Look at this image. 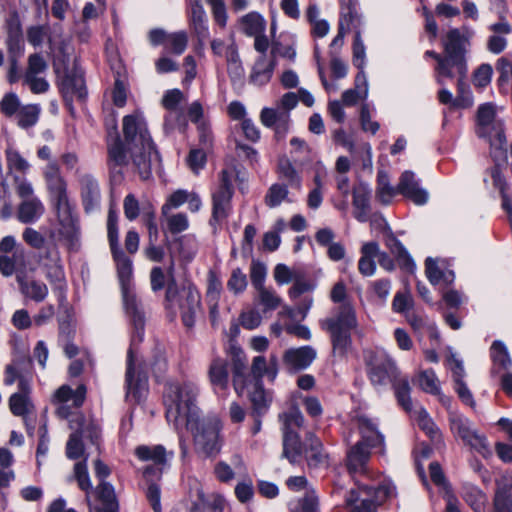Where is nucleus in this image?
<instances>
[{
	"label": "nucleus",
	"mask_w": 512,
	"mask_h": 512,
	"mask_svg": "<svg viewBox=\"0 0 512 512\" xmlns=\"http://www.w3.org/2000/svg\"><path fill=\"white\" fill-rule=\"evenodd\" d=\"M116 264L117 275L121 287L125 314L132 326L131 343L127 353L125 374L126 397L140 402L148 391V381L142 370L136 366L134 346L143 340L145 316L132 289L133 263L123 250L112 252Z\"/></svg>",
	"instance_id": "f257e3e1"
},
{
	"label": "nucleus",
	"mask_w": 512,
	"mask_h": 512,
	"mask_svg": "<svg viewBox=\"0 0 512 512\" xmlns=\"http://www.w3.org/2000/svg\"><path fill=\"white\" fill-rule=\"evenodd\" d=\"M282 423V456L291 464L299 463L304 457L309 468H319L328 464V454L320 439L304 429V416L295 407L279 415Z\"/></svg>",
	"instance_id": "f03ea898"
},
{
	"label": "nucleus",
	"mask_w": 512,
	"mask_h": 512,
	"mask_svg": "<svg viewBox=\"0 0 512 512\" xmlns=\"http://www.w3.org/2000/svg\"><path fill=\"white\" fill-rule=\"evenodd\" d=\"M122 130L125 147L137 173L142 180H148L152 175V164L159 160V155L144 117L140 113L126 115L123 118Z\"/></svg>",
	"instance_id": "7ed1b4c3"
},
{
	"label": "nucleus",
	"mask_w": 512,
	"mask_h": 512,
	"mask_svg": "<svg viewBox=\"0 0 512 512\" xmlns=\"http://www.w3.org/2000/svg\"><path fill=\"white\" fill-rule=\"evenodd\" d=\"M198 387L192 382L168 383L164 392L166 418L176 429L186 427L193 430L198 416L196 399Z\"/></svg>",
	"instance_id": "20e7f679"
},
{
	"label": "nucleus",
	"mask_w": 512,
	"mask_h": 512,
	"mask_svg": "<svg viewBox=\"0 0 512 512\" xmlns=\"http://www.w3.org/2000/svg\"><path fill=\"white\" fill-rule=\"evenodd\" d=\"M321 328L330 335L332 354L344 359L352 350V332L358 328V320L354 307L343 303L335 314L321 321Z\"/></svg>",
	"instance_id": "39448f33"
},
{
	"label": "nucleus",
	"mask_w": 512,
	"mask_h": 512,
	"mask_svg": "<svg viewBox=\"0 0 512 512\" xmlns=\"http://www.w3.org/2000/svg\"><path fill=\"white\" fill-rule=\"evenodd\" d=\"M167 307L178 306L183 324L191 328L195 324L198 314L201 312V296L193 284L179 288L173 276L167 282L165 293Z\"/></svg>",
	"instance_id": "423d86ee"
},
{
	"label": "nucleus",
	"mask_w": 512,
	"mask_h": 512,
	"mask_svg": "<svg viewBox=\"0 0 512 512\" xmlns=\"http://www.w3.org/2000/svg\"><path fill=\"white\" fill-rule=\"evenodd\" d=\"M357 488L351 489L346 498V506L350 507V512H377V505L387 498L394 497L395 486L389 482H384L378 487H373L355 481Z\"/></svg>",
	"instance_id": "0eeeda50"
},
{
	"label": "nucleus",
	"mask_w": 512,
	"mask_h": 512,
	"mask_svg": "<svg viewBox=\"0 0 512 512\" xmlns=\"http://www.w3.org/2000/svg\"><path fill=\"white\" fill-rule=\"evenodd\" d=\"M234 174V169H222L219 173V183L211 193L212 213L209 224L214 230L232 214Z\"/></svg>",
	"instance_id": "6e6552de"
},
{
	"label": "nucleus",
	"mask_w": 512,
	"mask_h": 512,
	"mask_svg": "<svg viewBox=\"0 0 512 512\" xmlns=\"http://www.w3.org/2000/svg\"><path fill=\"white\" fill-rule=\"evenodd\" d=\"M476 134L480 138L487 139L492 148L505 151L507 140L504 122L497 117L496 108L492 103H485L478 107Z\"/></svg>",
	"instance_id": "1a4fd4ad"
},
{
	"label": "nucleus",
	"mask_w": 512,
	"mask_h": 512,
	"mask_svg": "<svg viewBox=\"0 0 512 512\" xmlns=\"http://www.w3.org/2000/svg\"><path fill=\"white\" fill-rule=\"evenodd\" d=\"M221 427L217 421L195 419L193 442L195 452L205 458H216L222 449L223 439L220 435Z\"/></svg>",
	"instance_id": "9d476101"
},
{
	"label": "nucleus",
	"mask_w": 512,
	"mask_h": 512,
	"mask_svg": "<svg viewBox=\"0 0 512 512\" xmlns=\"http://www.w3.org/2000/svg\"><path fill=\"white\" fill-rule=\"evenodd\" d=\"M39 263L53 290L58 291L62 297L66 289V277L60 251L55 243L44 247V251L39 255Z\"/></svg>",
	"instance_id": "9b49d317"
},
{
	"label": "nucleus",
	"mask_w": 512,
	"mask_h": 512,
	"mask_svg": "<svg viewBox=\"0 0 512 512\" xmlns=\"http://www.w3.org/2000/svg\"><path fill=\"white\" fill-rule=\"evenodd\" d=\"M367 374L374 386L394 384L399 375L397 366L385 352H371L366 359Z\"/></svg>",
	"instance_id": "f8f14e48"
},
{
	"label": "nucleus",
	"mask_w": 512,
	"mask_h": 512,
	"mask_svg": "<svg viewBox=\"0 0 512 512\" xmlns=\"http://www.w3.org/2000/svg\"><path fill=\"white\" fill-rule=\"evenodd\" d=\"M87 388L80 384L76 389L64 384L52 395L51 402L56 407L55 414L60 419H68L73 410L79 409L85 402Z\"/></svg>",
	"instance_id": "ddd939ff"
},
{
	"label": "nucleus",
	"mask_w": 512,
	"mask_h": 512,
	"mask_svg": "<svg viewBox=\"0 0 512 512\" xmlns=\"http://www.w3.org/2000/svg\"><path fill=\"white\" fill-rule=\"evenodd\" d=\"M467 39L462 35L459 29L453 28L447 32L443 42L444 55L448 59V65L456 74L463 76L467 72L466 45Z\"/></svg>",
	"instance_id": "4468645a"
},
{
	"label": "nucleus",
	"mask_w": 512,
	"mask_h": 512,
	"mask_svg": "<svg viewBox=\"0 0 512 512\" xmlns=\"http://www.w3.org/2000/svg\"><path fill=\"white\" fill-rule=\"evenodd\" d=\"M48 64L44 57L39 53L29 55L27 67L22 76V83L29 87L33 94H43L49 90V83L45 79Z\"/></svg>",
	"instance_id": "2eb2a0df"
},
{
	"label": "nucleus",
	"mask_w": 512,
	"mask_h": 512,
	"mask_svg": "<svg viewBox=\"0 0 512 512\" xmlns=\"http://www.w3.org/2000/svg\"><path fill=\"white\" fill-rule=\"evenodd\" d=\"M74 423H77L78 428L69 436L66 444V456L72 460L79 459L84 454L83 436L89 437L92 443H96L100 433L98 427L94 424H89L86 428H82L84 423L82 415L70 421V428H75Z\"/></svg>",
	"instance_id": "dca6fc26"
},
{
	"label": "nucleus",
	"mask_w": 512,
	"mask_h": 512,
	"mask_svg": "<svg viewBox=\"0 0 512 512\" xmlns=\"http://www.w3.org/2000/svg\"><path fill=\"white\" fill-rule=\"evenodd\" d=\"M77 182L84 211L92 213L98 210L101 205V190L97 179L90 173L77 172Z\"/></svg>",
	"instance_id": "f3484780"
},
{
	"label": "nucleus",
	"mask_w": 512,
	"mask_h": 512,
	"mask_svg": "<svg viewBox=\"0 0 512 512\" xmlns=\"http://www.w3.org/2000/svg\"><path fill=\"white\" fill-rule=\"evenodd\" d=\"M451 429L465 443L477 450L482 455L489 453L485 437L477 434L472 428L470 421L460 415H454L450 419Z\"/></svg>",
	"instance_id": "a211bd4d"
},
{
	"label": "nucleus",
	"mask_w": 512,
	"mask_h": 512,
	"mask_svg": "<svg viewBox=\"0 0 512 512\" xmlns=\"http://www.w3.org/2000/svg\"><path fill=\"white\" fill-rule=\"evenodd\" d=\"M59 90L67 104H71L75 98L84 99L86 87L83 74L75 68L67 70L59 80Z\"/></svg>",
	"instance_id": "6ab92c4d"
},
{
	"label": "nucleus",
	"mask_w": 512,
	"mask_h": 512,
	"mask_svg": "<svg viewBox=\"0 0 512 512\" xmlns=\"http://www.w3.org/2000/svg\"><path fill=\"white\" fill-rule=\"evenodd\" d=\"M31 380L21 379L18 391L9 397V409L14 416H24L35 412V405L31 399Z\"/></svg>",
	"instance_id": "aec40b11"
},
{
	"label": "nucleus",
	"mask_w": 512,
	"mask_h": 512,
	"mask_svg": "<svg viewBox=\"0 0 512 512\" xmlns=\"http://www.w3.org/2000/svg\"><path fill=\"white\" fill-rule=\"evenodd\" d=\"M183 93L179 89H172L165 93L162 104L169 111L165 117V126L170 129L178 128L184 131L187 127V121L183 114L177 110V106L183 100Z\"/></svg>",
	"instance_id": "412c9836"
},
{
	"label": "nucleus",
	"mask_w": 512,
	"mask_h": 512,
	"mask_svg": "<svg viewBox=\"0 0 512 512\" xmlns=\"http://www.w3.org/2000/svg\"><path fill=\"white\" fill-rule=\"evenodd\" d=\"M317 352L312 346L290 348L283 353L282 361L289 372H298L309 367L316 359Z\"/></svg>",
	"instance_id": "4be33fe9"
},
{
	"label": "nucleus",
	"mask_w": 512,
	"mask_h": 512,
	"mask_svg": "<svg viewBox=\"0 0 512 512\" xmlns=\"http://www.w3.org/2000/svg\"><path fill=\"white\" fill-rule=\"evenodd\" d=\"M398 192L416 205H423L428 201V193L420 187L419 180L414 172L404 171L398 182Z\"/></svg>",
	"instance_id": "5701e85b"
},
{
	"label": "nucleus",
	"mask_w": 512,
	"mask_h": 512,
	"mask_svg": "<svg viewBox=\"0 0 512 512\" xmlns=\"http://www.w3.org/2000/svg\"><path fill=\"white\" fill-rule=\"evenodd\" d=\"M357 426L361 434L359 442H363V445L370 449L380 448L383 451L384 435L379 431L378 423L375 420L367 416H359Z\"/></svg>",
	"instance_id": "b1692460"
},
{
	"label": "nucleus",
	"mask_w": 512,
	"mask_h": 512,
	"mask_svg": "<svg viewBox=\"0 0 512 512\" xmlns=\"http://www.w3.org/2000/svg\"><path fill=\"white\" fill-rule=\"evenodd\" d=\"M51 198L60 225L66 229L68 233H73L76 230L77 219L73 213V207L70 204L68 192L63 191L62 193L54 194Z\"/></svg>",
	"instance_id": "393cba45"
},
{
	"label": "nucleus",
	"mask_w": 512,
	"mask_h": 512,
	"mask_svg": "<svg viewBox=\"0 0 512 512\" xmlns=\"http://www.w3.org/2000/svg\"><path fill=\"white\" fill-rule=\"evenodd\" d=\"M245 393L252 403L251 415L267 413L272 402V392L265 390L263 383H248Z\"/></svg>",
	"instance_id": "a878e982"
},
{
	"label": "nucleus",
	"mask_w": 512,
	"mask_h": 512,
	"mask_svg": "<svg viewBox=\"0 0 512 512\" xmlns=\"http://www.w3.org/2000/svg\"><path fill=\"white\" fill-rule=\"evenodd\" d=\"M370 459V448L363 445V442H357L347 453V468L349 472L359 475L368 473L367 463Z\"/></svg>",
	"instance_id": "bb28decb"
},
{
	"label": "nucleus",
	"mask_w": 512,
	"mask_h": 512,
	"mask_svg": "<svg viewBox=\"0 0 512 512\" xmlns=\"http://www.w3.org/2000/svg\"><path fill=\"white\" fill-rule=\"evenodd\" d=\"M16 281L24 297L37 303L46 299L48 295V287L45 283L35 279L28 280L23 271L17 272Z\"/></svg>",
	"instance_id": "cd10ccee"
},
{
	"label": "nucleus",
	"mask_w": 512,
	"mask_h": 512,
	"mask_svg": "<svg viewBox=\"0 0 512 512\" xmlns=\"http://www.w3.org/2000/svg\"><path fill=\"white\" fill-rule=\"evenodd\" d=\"M233 349V387L235 392L242 396L248 385V374L246 373V357L243 350L239 347Z\"/></svg>",
	"instance_id": "c85d7f7f"
},
{
	"label": "nucleus",
	"mask_w": 512,
	"mask_h": 512,
	"mask_svg": "<svg viewBox=\"0 0 512 512\" xmlns=\"http://www.w3.org/2000/svg\"><path fill=\"white\" fill-rule=\"evenodd\" d=\"M276 60L268 56H259L255 61L251 74L249 76L250 83L256 86L266 85L272 78Z\"/></svg>",
	"instance_id": "c756f323"
},
{
	"label": "nucleus",
	"mask_w": 512,
	"mask_h": 512,
	"mask_svg": "<svg viewBox=\"0 0 512 512\" xmlns=\"http://www.w3.org/2000/svg\"><path fill=\"white\" fill-rule=\"evenodd\" d=\"M385 244L390 252L395 256L399 267L407 272L413 273L416 268L413 259L390 229L387 232Z\"/></svg>",
	"instance_id": "7c9ffc66"
},
{
	"label": "nucleus",
	"mask_w": 512,
	"mask_h": 512,
	"mask_svg": "<svg viewBox=\"0 0 512 512\" xmlns=\"http://www.w3.org/2000/svg\"><path fill=\"white\" fill-rule=\"evenodd\" d=\"M190 3V25L200 41L209 36L206 12L201 0H189Z\"/></svg>",
	"instance_id": "2f4dec72"
},
{
	"label": "nucleus",
	"mask_w": 512,
	"mask_h": 512,
	"mask_svg": "<svg viewBox=\"0 0 512 512\" xmlns=\"http://www.w3.org/2000/svg\"><path fill=\"white\" fill-rule=\"evenodd\" d=\"M361 257L358 261V270L364 277L374 275L376 271L375 258L379 253V244L375 241L366 242L361 247Z\"/></svg>",
	"instance_id": "473e14b6"
},
{
	"label": "nucleus",
	"mask_w": 512,
	"mask_h": 512,
	"mask_svg": "<svg viewBox=\"0 0 512 512\" xmlns=\"http://www.w3.org/2000/svg\"><path fill=\"white\" fill-rule=\"evenodd\" d=\"M354 217L359 222H366L370 212V190L367 186L360 184L353 189Z\"/></svg>",
	"instance_id": "72a5a7b5"
},
{
	"label": "nucleus",
	"mask_w": 512,
	"mask_h": 512,
	"mask_svg": "<svg viewBox=\"0 0 512 512\" xmlns=\"http://www.w3.org/2000/svg\"><path fill=\"white\" fill-rule=\"evenodd\" d=\"M45 208L39 198L23 200L17 210V219L24 224L36 222L43 214Z\"/></svg>",
	"instance_id": "f704fd0d"
},
{
	"label": "nucleus",
	"mask_w": 512,
	"mask_h": 512,
	"mask_svg": "<svg viewBox=\"0 0 512 512\" xmlns=\"http://www.w3.org/2000/svg\"><path fill=\"white\" fill-rule=\"evenodd\" d=\"M135 454L141 461H151L159 466L166 465L168 458L173 457V452H167L162 445H141L135 449Z\"/></svg>",
	"instance_id": "c9c22d12"
},
{
	"label": "nucleus",
	"mask_w": 512,
	"mask_h": 512,
	"mask_svg": "<svg viewBox=\"0 0 512 512\" xmlns=\"http://www.w3.org/2000/svg\"><path fill=\"white\" fill-rule=\"evenodd\" d=\"M226 506L225 498L220 494H212L205 496L199 491L198 502H195L190 512H223Z\"/></svg>",
	"instance_id": "e433bc0d"
},
{
	"label": "nucleus",
	"mask_w": 512,
	"mask_h": 512,
	"mask_svg": "<svg viewBox=\"0 0 512 512\" xmlns=\"http://www.w3.org/2000/svg\"><path fill=\"white\" fill-rule=\"evenodd\" d=\"M96 494L101 501L102 507L97 512H118L119 505L114 487L106 481H101L96 487Z\"/></svg>",
	"instance_id": "4c0bfd02"
},
{
	"label": "nucleus",
	"mask_w": 512,
	"mask_h": 512,
	"mask_svg": "<svg viewBox=\"0 0 512 512\" xmlns=\"http://www.w3.org/2000/svg\"><path fill=\"white\" fill-rule=\"evenodd\" d=\"M343 27L359 30L361 26V14L358 8V0H341V20Z\"/></svg>",
	"instance_id": "58836bf2"
},
{
	"label": "nucleus",
	"mask_w": 512,
	"mask_h": 512,
	"mask_svg": "<svg viewBox=\"0 0 512 512\" xmlns=\"http://www.w3.org/2000/svg\"><path fill=\"white\" fill-rule=\"evenodd\" d=\"M208 375L214 387L227 388L229 378L227 361L222 358L213 359L209 366Z\"/></svg>",
	"instance_id": "ea45409f"
},
{
	"label": "nucleus",
	"mask_w": 512,
	"mask_h": 512,
	"mask_svg": "<svg viewBox=\"0 0 512 512\" xmlns=\"http://www.w3.org/2000/svg\"><path fill=\"white\" fill-rule=\"evenodd\" d=\"M399 194L398 185L393 187L390 184L389 175L384 170H379L377 173V187L376 197L384 205L391 203L393 197Z\"/></svg>",
	"instance_id": "a19ab883"
},
{
	"label": "nucleus",
	"mask_w": 512,
	"mask_h": 512,
	"mask_svg": "<svg viewBox=\"0 0 512 512\" xmlns=\"http://www.w3.org/2000/svg\"><path fill=\"white\" fill-rule=\"evenodd\" d=\"M424 55L425 57L433 58L437 62L434 68V77L437 84L444 86L445 79L454 78V71L449 67L448 59H446L445 55H441L433 50H427Z\"/></svg>",
	"instance_id": "79ce46f5"
},
{
	"label": "nucleus",
	"mask_w": 512,
	"mask_h": 512,
	"mask_svg": "<svg viewBox=\"0 0 512 512\" xmlns=\"http://www.w3.org/2000/svg\"><path fill=\"white\" fill-rule=\"evenodd\" d=\"M277 172L279 178L286 181L288 186L296 189L301 188L302 178L288 158H282L279 160Z\"/></svg>",
	"instance_id": "37998d69"
},
{
	"label": "nucleus",
	"mask_w": 512,
	"mask_h": 512,
	"mask_svg": "<svg viewBox=\"0 0 512 512\" xmlns=\"http://www.w3.org/2000/svg\"><path fill=\"white\" fill-rule=\"evenodd\" d=\"M108 164L113 170L128 164L124 144L118 135L112 143H108Z\"/></svg>",
	"instance_id": "c03bdc74"
},
{
	"label": "nucleus",
	"mask_w": 512,
	"mask_h": 512,
	"mask_svg": "<svg viewBox=\"0 0 512 512\" xmlns=\"http://www.w3.org/2000/svg\"><path fill=\"white\" fill-rule=\"evenodd\" d=\"M454 74V77L457 78L458 95L453 100V107L469 108L473 105V97L469 85L466 82L467 72H464L463 76L456 74V71H454Z\"/></svg>",
	"instance_id": "a18cd8bd"
},
{
	"label": "nucleus",
	"mask_w": 512,
	"mask_h": 512,
	"mask_svg": "<svg viewBox=\"0 0 512 512\" xmlns=\"http://www.w3.org/2000/svg\"><path fill=\"white\" fill-rule=\"evenodd\" d=\"M415 419L417 424L421 430H423L429 438L435 442H442V434L433 420L429 417L428 413L425 409L420 408L415 412Z\"/></svg>",
	"instance_id": "49530a36"
},
{
	"label": "nucleus",
	"mask_w": 512,
	"mask_h": 512,
	"mask_svg": "<svg viewBox=\"0 0 512 512\" xmlns=\"http://www.w3.org/2000/svg\"><path fill=\"white\" fill-rule=\"evenodd\" d=\"M289 190L288 185L284 183L272 184L264 197V203L269 208H275L280 206L283 202H291L288 199Z\"/></svg>",
	"instance_id": "de8ad7c7"
},
{
	"label": "nucleus",
	"mask_w": 512,
	"mask_h": 512,
	"mask_svg": "<svg viewBox=\"0 0 512 512\" xmlns=\"http://www.w3.org/2000/svg\"><path fill=\"white\" fill-rule=\"evenodd\" d=\"M242 31L248 36L260 34L265 30V20L257 12H250L239 20Z\"/></svg>",
	"instance_id": "09e8293b"
},
{
	"label": "nucleus",
	"mask_w": 512,
	"mask_h": 512,
	"mask_svg": "<svg viewBox=\"0 0 512 512\" xmlns=\"http://www.w3.org/2000/svg\"><path fill=\"white\" fill-rule=\"evenodd\" d=\"M211 49L214 55L225 56L228 64H238L240 62L238 49L233 41L226 45L221 39H213L211 41Z\"/></svg>",
	"instance_id": "8fccbe9b"
},
{
	"label": "nucleus",
	"mask_w": 512,
	"mask_h": 512,
	"mask_svg": "<svg viewBox=\"0 0 512 512\" xmlns=\"http://www.w3.org/2000/svg\"><path fill=\"white\" fill-rule=\"evenodd\" d=\"M6 46L9 54H23L24 44L22 29L18 21L9 25Z\"/></svg>",
	"instance_id": "3c124183"
},
{
	"label": "nucleus",
	"mask_w": 512,
	"mask_h": 512,
	"mask_svg": "<svg viewBox=\"0 0 512 512\" xmlns=\"http://www.w3.org/2000/svg\"><path fill=\"white\" fill-rule=\"evenodd\" d=\"M40 111V106L37 104L22 106L15 116L17 124L23 129L34 126L38 122Z\"/></svg>",
	"instance_id": "603ef678"
},
{
	"label": "nucleus",
	"mask_w": 512,
	"mask_h": 512,
	"mask_svg": "<svg viewBox=\"0 0 512 512\" xmlns=\"http://www.w3.org/2000/svg\"><path fill=\"white\" fill-rule=\"evenodd\" d=\"M259 304L263 306V312L277 309L282 302L281 297L272 287H262L256 290Z\"/></svg>",
	"instance_id": "864d4df0"
},
{
	"label": "nucleus",
	"mask_w": 512,
	"mask_h": 512,
	"mask_svg": "<svg viewBox=\"0 0 512 512\" xmlns=\"http://www.w3.org/2000/svg\"><path fill=\"white\" fill-rule=\"evenodd\" d=\"M107 237L111 253L122 250L119 244L118 214L110 208L107 216Z\"/></svg>",
	"instance_id": "5fc2aeb1"
},
{
	"label": "nucleus",
	"mask_w": 512,
	"mask_h": 512,
	"mask_svg": "<svg viewBox=\"0 0 512 512\" xmlns=\"http://www.w3.org/2000/svg\"><path fill=\"white\" fill-rule=\"evenodd\" d=\"M490 355L493 363L500 368L507 370L512 365V360L508 353L507 347L500 340H495L490 348Z\"/></svg>",
	"instance_id": "6e6d98bb"
},
{
	"label": "nucleus",
	"mask_w": 512,
	"mask_h": 512,
	"mask_svg": "<svg viewBox=\"0 0 512 512\" xmlns=\"http://www.w3.org/2000/svg\"><path fill=\"white\" fill-rule=\"evenodd\" d=\"M24 248H17L12 256L0 255V272L3 276L9 277L15 272L16 265L24 262Z\"/></svg>",
	"instance_id": "4d7b16f0"
},
{
	"label": "nucleus",
	"mask_w": 512,
	"mask_h": 512,
	"mask_svg": "<svg viewBox=\"0 0 512 512\" xmlns=\"http://www.w3.org/2000/svg\"><path fill=\"white\" fill-rule=\"evenodd\" d=\"M207 292L206 297L208 302L211 304V311L216 310L218 300L222 291V281L214 271H209L207 276Z\"/></svg>",
	"instance_id": "13d9d810"
},
{
	"label": "nucleus",
	"mask_w": 512,
	"mask_h": 512,
	"mask_svg": "<svg viewBox=\"0 0 512 512\" xmlns=\"http://www.w3.org/2000/svg\"><path fill=\"white\" fill-rule=\"evenodd\" d=\"M463 498L475 512L483 511L486 496L478 487L473 485L464 486Z\"/></svg>",
	"instance_id": "bf43d9fd"
},
{
	"label": "nucleus",
	"mask_w": 512,
	"mask_h": 512,
	"mask_svg": "<svg viewBox=\"0 0 512 512\" xmlns=\"http://www.w3.org/2000/svg\"><path fill=\"white\" fill-rule=\"evenodd\" d=\"M188 45V34L186 31H177L170 33L165 45V50L174 55L184 53Z\"/></svg>",
	"instance_id": "052dcab7"
},
{
	"label": "nucleus",
	"mask_w": 512,
	"mask_h": 512,
	"mask_svg": "<svg viewBox=\"0 0 512 512\" xmlns=\"http://www.w3.org/2000/svg\"><path fill=\"white\" fill-rule=\"evenodd\" d=\"M393 388L395 396L400 406L408 413L412 411V401L410 398V386L406 378L398 379L394 382Z\"/></svg>",
	"instance_id": "680f3d73"
},
{
	"label": "nucleus",
	"mask_w": 512,
	"mask_h": 512,
	"mask_svg": "<svg viewBox=\"0 0 512 512\" xmlns=\"http://www.w3.org/2000/svg\"><path fill=\"white\" fill-rule=\"evenodd\" d=\"M6 163L9 171H16L22 174H26L30 169L28 161L20 154L19 151L8 148L5 151Z\"/></svg>",
	"instance_id": "e2e57ef3"
},
{
	"label": "nucleus",
	"mask_w": 512,
	"mask_h": 512,
	"mask_svg": "<svg viewBox=\"0 0 512 512\" xmlns=\"http://www.w3.org/2000/svg\"><path fill=\"white\" fill-rule=\"evenodd\" d=\"M180 256L185 261H191L198 251V242L193 235H184L177 239Z\"/></svg>",
	"instance_id": "0e129e2a"
},
{
	"label": "nucleus",
	"mask_w": 512,
	"mask_h": 512,
	"mask_svg": "<svg viewBox=\"0 0 512 512\" xmlns=\"http://www.w3.org/2000/svg\"><path fill=\"white\" fill-rule=\"evenodd\" d=\"M494 506L496 512H512V486L498 488L494 498Z\"/></svg>",
	"instance_id": "69168bd1"
},
{
	"label": "nucleus",
	"mask_w": 512,
	"mask_h": 512,
	"mask_svg": "<svg viewBox=\"0 0 512 512\" xmlns=\"http://www.w3.org/2000/svg\"><path fill=\"white\" fill-rule=\"evenodd\" d=\"M290 145L292 146L291 154L295 163L302 165L305 162L311 160V149L305 140L298 137H293L290 140Z\"/></svg>",
	"instance_id": "338daca9"
},
{
	"label": "nucleus",
	"mask_w": 512,
	"mask_h": 512,
	"mask_svg": "<svg viewBox=\"0 0 512 512\" xmlns=\"http://www.w3.org/2000/svg\"><path fill=\"white\" fill-rule=\"evenodd\" d=\"M317 511H318V498L313 491L307 492L303 498L290 504V512H317Z\"/></svg>",
	"instance_id": "774afa93"
}]
</instances>
